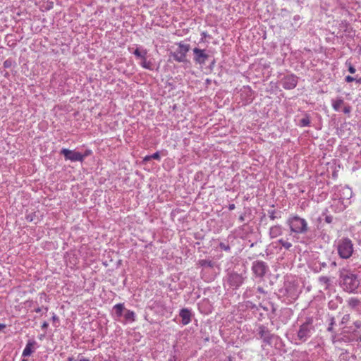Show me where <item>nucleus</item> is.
Masks as SVG:
<instances>
[{
	"label": "nucleus",
	"instance_id": "obj_13",
	"mask_svg": "<svg viewBox=\"0 0 361 361\" xmlns=\"http://www.w3.org/2000/svg\"><path fill=\"white\" fill-rule=\"evenodd\" d=\"M229 281L232 283L233 286H235L236 287L240 286L243 282V277L237 274H233L230 275L229 276Z\"/></svg>",
	"mask_w": 361,
	"mask_h": 361
},
{
	"label": "nucleus",
	"instance_id": "obj_16",
	"mask_svg": "<svg viewBox=\"0 0 361 361\" xmlns=\"http://www.w3.org/2000/svg\"><path fill=\"white\" fill-rule=\"evenodd\" d=\"M310 118L308 115H305L303 118L300 119L298 122V126L300 127L309 126L310 125Z\"/></svg>",
	"mask_w": 361,
	"mask_h": 361
},
{
	"label": "nucleus",
	"instance_id": "obj_6",
	"mask_svg": "<svg viewBox=\"0 0 361 361\" xmlns=\"http://www.w3.org/2000/svg\"><path fill=\"white\" fill-rule=\"evenodd\" d=\"M314 331L312 323L308 321L302 324L298 332V338L300 341L304 342L310 337Z\"/></svg>",
	"mask_w": 361,
	"mask_h": 361
},
{
	"label": "nucleus",
	"instance_id": "obj_33",
	"mask_svg": "<svg viewBox=\"0 0 361 361\" xmlns=\"http://www.w3.org/2000/svg\"><path fill=\"white\" fill-rule=\"evenodd\" d=\"M344 112H345V113H348V112H350V107H345V108L344 109Z\"/></svg>",
	"mask_w": 361,
	"mask_h": 361
},
{
	"label": "nucleus",
	"instance_id": "obj_24",
	"mask_svg": "<svg viewBox=\"0 0 361 361\" xmlns=\"http://www.w3.org/2000/svg\"><path fill=\"white\" fill-rule=\"evenodd\" d=\"M334 324H335V319H334V317H331V318L330 319V323H329V327H328V329H327V330H328L329 331H332V330H333V326L334 325Z\"/></svg>",
	"mask_w": 361,
	"mask_h": 361
},
{
	"label": "nucleus",
	"instance_id": "obj_27",
	"mask_svg": "<svg viewBox=\"0 0 361 361\" xmlns=\"http://www.w3.org/2000/svg\"><path fill=\"white\" fill-rule=\"evenodd\" d=\"M150 157L154 159L159 160L160 159V155L159 152L154 153L152 155H150Z\"/></svg>",
	"mask_w": 361,
	"mask_h": 361
},
{
	"label": "nucleus",
	"instance_id": "obj_7",
	"mask_svg": "<svg viewBox=\"0 0 361 361\" xmlns=\"http://www.w3.org/2000/svg\"><path fill=\"white\" fill-rule=\"evenodd\" d=\"M61 154L64 156L66 160L71 161H82V153L79 152L63 148L61 149Z\"/></svg>",
	"mask_w": 361,
	"mask_h": 361
},
{
	"label": "nucleus",
	"instance_id": "obj_5",
	"mask_svg": "<svg viewBox=\"0 0 361 361\" xmlns=\"http://www.w3.org/2000/svg\"><path fill=\"white\" fill-rule=\"evenodd\" d=\"M190 50V45L180 42L178 44L177 49L171 53L173 59L177 62H185L186 54Z\"/></svg>",
	"mask_w": 361,
	"mask_h": 361
},
{
	"label": "nucleus",
	"instance_id": "obj_30",
	"mask_svg": "<svg viewBox=\"0 0 361 361\" xmlns=\"http://www.w3.org/2000/svg\"><path fill=\"white\" fill-rule=\"evenodd\" d=\"M48 326H49L48 322H44L42 325V329H47Z\"/></svg>",
	"mask_w": 361,
	"mask_h": 361
},
{
	"label": "nucleus",
	"instance_id": "obj_22",
	"mask_svg": "<svg viewBox=\"0 0 361 361\" xmlns=\"http://www.w3.org/2000/svg\"><path fill=\"white\" fill-rule=\"evenodd\" d=\"M345 65L348 66V71H349L350 73L353 74V73H355L356 69H355V67L351 64V63H350V62H348V61H347V62H346V63H345Z\"/></svg>",
	"mask_w": 361,
	"mask_h": 361
},
{
	"label": "nucleus",
	"instance_id": "obj_8",
	"mask_svg": "<svg viewBox=\"0 0 361 361\" xmlns=\"http://www.w3.org/2000/svg\"><path fill=\"white\" fill-rule=\"evenodd\" d=\"M267 270V266L265 262L257 261L255 262L252 265V271L257 276H263Z\"/></svg>",
	"mask_w": 361,
	"mask_h": 361
},
{
	"label": "nucleus",
	"instance_id": "obj_1",
	"mask_svg": "<svg viewBox=\"0 0 361 361\" xmlns=\"http://www.w3.org/2000/svg\"><path fill=\"white\" fill-rule=\"evenodd\" d=\"M115 319L124 324L133 323L135 321V314L133 311L125 308L122 303L114 306Z\"/></svg>",
	"mask_w": 361,
	"mask_h": 361
},
{
	"label": "nucleus",
	"instance_id": "obj_40",
	"mask_svg": "<svg viewBox=\"0 0 361 361\" xmlns=\"http://www.w3.org/2000/svg\"><path fill=\"white\" fill-rule=\"evenodd\" d=\"M5 64H6V66H8V63H7V61H5Z\"/></svg>",
	"mask_w": 361,
	"mask_h": 361
},
{
	"label": "nucleus",
	"instance_id": "obj_38",
	"mask_svg": "<svg viewBox=\"0 0 361 361\" xmlns=\"http://www.w3.org/2000/svg\"><path fill=\"white\" fill-rule=\"evenodd\" d=\"M44 310H45V312H47L48 311V307H44Z\"/></svg>",
	"mask_w": 361,
	"mask_h": 361
},
{
	"label": "nucleus",
	"instance_id": "obj_3",
	"mask_svg": "<svg viewBox=\"0 0 361 361\" xmlns=\"http://www.w3.org/2000/svg\"><path fill=\"white\" fill-rule=\"evenodd\" d=\"M337 251L340 257L348 259L351 257L354 247L349 238H342L337 242Z\"/></svg>",
	"mask_w": 361,
	"mask_h": 361
},
{
	"label": "nucleus",
	"instance_id": "obj_12",
	"mask_svg": "<svg viewBox=\"0 0 361 361\" xmlns=\"http://www.w3.org/2000/svg\"><path fill=\"white\" fill-rule=\"evenodd\" d=\"M181 322L183 325L188 324L191 321V312L188 309H183L180 312Z\"/></svg>",
	"mask_w": 361,
	"mask_h": 361
},
{
	"label": "nucleus",
	"instance_id": "obj_9",
	"mask_svg": "<svg viewBox=\"0 0 361 361\" xmlns=\"http://www.w3.org/2000/svg\"><path fill=\"white\" fill-rule=\"evenodd\" d=\"M193 53L195 54V61L200 65L204 64L209 57V56L204 52V50L198 48L193 49Z\"/></svg>",
	"mask_w": 361,
	"mask_h": 361
},
{
	"label": "nucleus",
	"instance_id": "obj_36",
	"mask_svg": "<svg viewBox=\"0 0 361 361\" xmlns=\"http://www.w3.org/2000/svg\"><path fill=\"white\" fill-rule=\"evenodd\" d=\"M234 208H235V205L234 204H231L230 207H229L230 209H233Z\"/></svg>",
	"mask_w": 361,
	"mask_h": 361
},
{
	"label": "nucleus",
	"instance_id": "obj_26",
	"mask_svg": "<svg viewBox=\"0 0 361 361\" xmlns=\"http://www.w3.org/2000/svg\"><path fill=\"white\" fill-rule=\"evenodd\" d=\"M320 282L323 283L324 284H327L329 282V279L326 276H321L319 278Z\"/></svg>",
	"mask_w": 361,
	"mask_h": 361
},
{
	"label": "nucleus",
	"instance_id": "obj_19",
	"mask_svg": "<svg viewBox=\"0 0 361 361\" xmlns=\"http://www.w3.org/2000/svg\"><path fill=\"white\" fill-rule=\"evenodd\" d=\"M343 104V100L342 99H337L332 101V106L335 111H340L341 106Z\"/></svg>",
	"mask_w": 361,
	"mask_h": 361
},
{
	"label": "nucleus",
	"instance_id": "obj_32",
	"mask_svg": "<svg viewBox=\"0 0 361 361\" xmlns=\"http://www.w3.org/2000/svg\"><path fill=\"white\" fill-rule=\"evenodd\" d=\"M151 159H152V157H150V156H146V157L144 158V161H149Z\"/></svg>",
	"mask_w": 361,
	"mask_h": 361
},
{
	"label": "nucleus",
	"instance_id": "obj_39",
	"mask_svg": "<svg viewBox=\"0 0 361 361\" xmlns=\"http://www.w3.org/2000/svg\"><path fill=\"white\" fill-rule=\"evenodd\" d=\"M5 64H6V66H8V63H7V61H5Z\"/></svg>",
	"mask_w": 361,
	"mask_h": 361
},
{
	"label": "nucleus",
	"instance_id": "obj_18",
	"mask_svg": "<svg viewBox=\"0 0 361 361\" xmlns=\"http://www.w3.org/2000/svg\"><path fill=\"white\" fill-rule=\"evenodd\" d=\"M147 51L145 49H140L139 48L136 49L133 51V54L138 59H144L145 56H147Z\"/></svg>",
	"mask_w": 361,
	"mask_h": 361
},
{
	"label": "nucleus",
	"instance_id": "obj_2",
	"mask_svg": "<svg viewBox=\"0 0 361 361\" xmlns=\"http://www.w3.org/2000/svg\"><path fill=\"white\" fill-rule=\"evenodd\" d=\"M290 231L298 234L305 233L308 230V224L305 219L298 216H290L287 220Z\"/></svg>",
	"mask_w": 361,
	"mask_h": 361
},
{
	"label": "nucleus",
	"instance_id": "obj_20",
	"mask_svg": "<svg viewBox=\"0 0 361 361\" xmlns=\"http://www.w3.org/2000/svg\"><path fill=\"white\" fill-rule=\"evenodd\" d=\"M349 306L356 307L360 304V300L355 298H351L348 300Z\"/></svg>",
	"mask_w": 361,
	"mask_h": 361
},
{
	"label": "nucleus",
	"instance_id": "obj_4",
	"mask_svg": "<svg viewBox=\"0 0 361 361\" xmlns=\"http://www.w3.org/2000/svg\"><path fill=\"white\" fill-rule=\"evenodd\" d=\"M341 285L345 291L353 293L357 289L360 281L356 275L352 273H347L342 276Z\"/></svg>",
	"mask_w": 361,
	"mask_h": 361
},
{
	"label": "nucleus",
	"instance_id": "obj_14",
	"mask_svg": "<svg viewBox=\"0 0 361 361\" xmlns=\"http://www.w3.org/2000/svg\"><path fill=\"white\" fill-rule=\"evenodd\" d=\"M340 198L343 200H348L352 197V191L350 188L345 186L341 190Z\"/></svg>",
	"mask_w": 361,
	"mask_h": 361
},
{
	"label": "nucleus",
	"instance_id": "obj_31",
	"mask_svg": "<svg viewBox=\"0 0 361 361\" xmlns=\"http://www.w3.org/2000/svg\"><path fill=\"white\" fill-rule=\"evenodd\" d=\"M220 247L225 250H228L229 249V247L225 245L224 243H221Z\"/></svg>",
	"mask_w": 361,
	"mask_h": 361
},
{
	"label": "nucleus",
	"instance_id": "obj_29",
	"mask_svg": "<svg viewBox=\"0 0 361 361\" xmlns=\"http://www.w3.org/2000/svg\"><path fill=\"white\" fill-rule=\"evenodd\" d=\"M51 319H52L53 322L54 323V322L59 321V317L54 313H53Z\"/></svg>",
	"mask_w": 361,
	"mask_h": 361
},
{
	"label": "nucleus",
	"instance_id": "obj_34",
	"mask_svg": "<svg viewBox=\"0 0 361 361\" xmlns=\"http://www.w3.org/2000/svg\"><path fill=\"white\" fill-rule=\"evenodd\" d=\"M79 361H90L89 359H87V358H85V357H82L79 360Z\"/></svg>",
	"mask_w": 361,
	"mask_h": 361
},
{
	"label": "nucleus",
	"instance_id": "obj_11",
	"mask_svg": "<svg viewBox=\"0 0 361 361\" xmlns=\"http://www.w3.org/2000/svg\"><path fill=\"white\" fill-rule=\"evenodd\" d=\"M36 345H37L36 341H29L27 343V344L23 351L22 355L23 357L30 356L35 351V350L36 348Z\"/></svg>",
	"mask_w": 361,
	"mask_h": 361
},
{
	"label": "nucleus",
	"instance_id": "obj_21",
	"mask_svg": "<svg viewBox=\"0 0 361 361\" xmlns=\"http://www.w3.org/2000/svg\"><path fill=\"white\" fill-rule=\"evenodd\" d=\"M279 243L286 250H289L292 247V244L290 242L283 239L279 240Z\"/></svg>",
	"mask_w": 361,
	"mask_h": 361
},
{
	"label": "nucleus",
	"instance_id": "obj_35",
	"mask_svg": "<svg viewBox=\"0 0 361 361\" xmlns=\"http://www.w3.org/2000/svg\"><path fill=\"white\" fill-rule=\"evenodd\" d=\"M35 311L36 312H40L42 311V308L38 307V308L35 309Z\"/></svg>",
	"mask_w": 361,
	"mask_h": 361
},
{
	"label": "nucleus",
	"instance_id": "obj_10",
	"mask_svg": "<svg viewBox=\"0 0 361 361\" xmlns=\"http://www.w3.org/2000/svg\"><path fill=\"white\" fill-rule=\"evenodd\" d=\"M297 83L298 79L293 75L285 77L282 81L283 87L286 90H292L295 88Z\"/></svg>",
	"mask_w": 361,
	"mask_h": 361
},
{
	"label": "nucleus",
	"instance_id": "obj_25",
	"mask_svg": "<svg viewBox=\"0 0 361 361\" xmlns=\"http://www.w3.org/2000/svg\"><path fill=\"white\" fill-rule=\"evenodd\" d=\"M92 154V150L90 149H86L84 152V154H82V161L84 159L88 156H90Z\"/></svg>",
	"mask_w": 361,
	"mask_h": 361
},
{
	"label": "nucleus",
	"instance_id": "obj_28",
	"mask_svg": "<svg viewBox=\"0 0 361 361\" xmlns=\"http://www.w3.org/2000/svg\"><path fill=\"white\" fill-rule=\"evenodd\" d=\"M345 80L347 82H351L355 80V78L353 77H352V76L348 75V76L345 77Z\"/></svg>",
	"mask_w": 361,
	"mask_h": 361
},
{
	"label": "nucleus",
	"instance_id": "obj_15",
	"mask_svg": "<svg viewBox=\"0 0 361 361\" xmlns=\"http://www.w3.org/2000/svg\"><path fill=\"white\" fill-rule=\"evenodd\" d=\"M282 234V228L281 226L276 225L270 228L269 235L271 238H275Z\"/></svg>",
	"mask_w": 361,
	"mask_h": 361
},
{
	"label": "nucleus",
	"instance_id": "obj_37",
	"mask_svg": "<svg viewBox=\"0 0 361 361\" xmlns=\"http://www.w3.org/2000/svg\"><path fill=\"white\" fill-rule=\"evenodd\" d=\"M5 326H5L4 324H0V329H4V328H5Z\"/></svg>",
	"mask_w": 361,
	"mask_h": 361
},
{
	"label": "nucleus",
	"instance_id": "obj_23",
	"mask_svg": "<svg viewBox=\"0 0 361 361\" xmlns=\"http://www.w3.org/2000/svg\"><path fill=\"white\" fill-rule=\"evenodd\" d=\"M349 320H350V314H345L342 317L341 324H345L348 322Z\"/></svg>",
	"mask_w": 361,
	"mask_h": 361
},
{
	"label": "nucleus",
	"instance_id": "obj_41",
	"mask_svg": "<svg viewBox=\"0 0 361 361\" xmlns=\"http://www.w3.org/2000/svg\"><path fill=\"white\" fill-rule=\"evenodd\" d=\"M22 361H27L26 360H23Z\"/></svg>",
	"mask_w": 361,
	"mask_h": 361
},
{
	"label": "nucleus",
	"instance_id": "obj_17",
	"mask_svg": "<svg viewBox=\"0 0 361 361\" xmlns=\"http://www.w3.org/2000/svg\"><path fill=\"white\" fill-rule=\"evenodd\" d=\"M140 66L147 70H153V63L150 61H147L146 56L141 59Z\"/></svg>",
	"mask_w": 361,
	"mask_h": 361
}]
</instances>
